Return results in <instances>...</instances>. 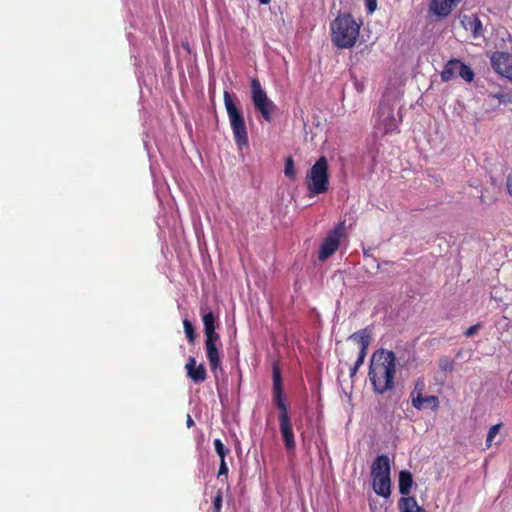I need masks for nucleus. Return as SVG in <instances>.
Listing matches in <instances>:
<instances>
[{
	"instance_id": "1",
	"label": "nucleus",
	"mask_w": 512,
	"mask_h": 512,
	"mask_svg": "<svg viewBox=\"0 0 512 512\" xmlns=\"http://www.w3.org/2000/svg\"><path fill=\"white\" fill-rule=\"evenodd\" d=\"M396 357L393 351L384 348L373 352L370 362L368 379L376 394L383 395L395 386Z\"/></svg>"
},
{
	"instance_id": "2",
	"label": "nucleus",
	"mask_w": 512,
	"mask_h": 512,
	"mask_svg": "<svg viewBox=\"0 0 512 512\" xmlns=\"http://www.w3.org/2000/svg\"><path fill=\"white\" fill-rule=\"evenodd\" d=\"M272 396L273 403L279 410V428L283 438L284 446L287 451H292L296 447L292 422L288 411V406L285 401L283 392L282 375L278 364H273L272 367Z\"/></svg>"
},
{
	"instance_id": "3",
	"label": "nucleus",
	"mask_w": 512,
	"mask_h": 512,
	"mask_svg": "<svg viewBox=\"0 0 512 512\" xmlns=\"http://www.w3.org/2000/svg\"><path fill=\"white\" fill-rule=\"evenodd\" d=\"M362 23L357 22L352 14L340 13L330 24L331 41L339 49L353 47L360 35Z\"/></svg>"
},
{
	"instance_id": "4",
	"label": "nucleus",
	"mask_w": 512,
	"mask_h": 512,
	"mask_svg": "<svg viewBox=\"0 0 512 512\" xmlns=\"http://www.w3.org/2000/svg\"><path fill=\"white\" fill-rule=\"evenodd\" d=\"M329 163L325 156H321L307 171L305 184L308 195L324 194L329 190Z\"/></svg>"
},
{
	"instance_id": "5",
	"label": "nucleus",
	"mask_w": 512,
	"mask_h": 512,
	"mask_svg": "<svg viewBox=\"0 0 512 512\" xmlns=\"http://www.w3.org/2000/svg\"><path fill=\"white\" fill-rule=\"evenodd\" d=\"M223 98L235 143L239 149H242L248 145V132L243 114L237 108L231 94L228 91H224Z\"/></svg>"
},
{
	"instance_id": "6",
	"label": "nucleus",
	"mask_w": 512,
	"mask_h": 512,
	"mask_svg": "<svg viewBox=\"0 0 512 512\" xmlns=\"http://www.w3.org/2000/svg\"><path fill=\"white\" fill-rule=\"evenodd\" d=\"M374 135L382 137L394 132L398 127V121L394 114V105L389 101H380L374 114Z\"/></svg>"
},
{
	"instance_id": "7",
	"label": "nucleus",
	"mask_w": 512,
	"mask_h": 512,
	"mask_svg": "<svg viewBox=\"0 0 512 512\" xmlns=\"http://www.w3.org/2000/svg\"><path fill=\"white\" fill-rule=\"evenodd\" d=\"M251 100L256 110H258L262 117L271 122L273 113L276 110V105L271 101L266 92L262 89L261 83L257 78H253L250 84Z\"/></svg>"
},
{
	"instance_id": "8",
	"label": "nucleus",
	"mask_w": 512,
	"mask_h": 512,
	"mask_svg": "<svg viewBox=\"0 0 512 512\" xmlns=\"http://www.w3.org/2000/svg\"><path fill=\"white\" fill-rule=\"evenodd\" d=\"M474 72L472 68L464 64L459 59L449 60L441 73V78L444 82H448L456 77H460L466 82H472L474 79Z\"/></svg>"
},
{
	"instance_id": "9",
	"label": "nucleus",
	"mask_w": 512,
	"mask_h": 512,
	"mask_svg": "<svg viewBox=\"0 0 512 512\" xmlns=\"http://www.w3.org/2000/svg\"><path fill=\"white\" fill-rule=\"evenodd\" d=\"M343 234V224H339L328 233L320 245L318 253L319 260L325 261L337 251Z\"/></svg>"
},
{
	"instance_id": "10",
	"label": "nucleus",
	"mask_w": 512,
	"mask_h": 512,
	"mask_svg": "<svg viewBox=\"0 0 512 512\" xmlns=\"http://www.w3.org/2000/svg\"><path fill=\"white\" fill-rule=\"evenodd\" d=\"M220 336L205 337V351L212 372H216L221 365Z\"/></svg>"
},
{
	"instance_id": "11",
	"label": "nucleus",
	"mask_w": 512,
	"mask_h": 512,
	"mask_svg": "<svg viewBox=\"0 0 512 512\" xmlns=\"http://www.w3.org/2000/svg\"><path fill=\"white\" fill-rule=\"evenodd\" d=\"M187 377L195 384L203 383L207 379V371L204 364H196L194 357L190 356L185 364Z\"/></svg>"
},
{
	"instance_id": "12",
	"label": "nucleus",
	"mask_w": 512,
	"mask_h": 512,
	"mask_svg": "<svg viewBox=\"0 0 512 512\" xmlns=\"http://www.w3.org/2000/svg\"><path fill=\"white\" fill-rule=\"evenodd\" d=\"M490 61L492 68L502 76H505L512 68V56L508 52H494Z\"/></svg>"
},
{
	"instance_id": "13",
	"label": "nucleus",
	"mask_w": 512,
	"mask_h": 512,
	"mask_svg": "<svg viewBox=\"0 0 512 512\" xmlns=\"http://www.w3.org/2000/svg\"><path fill=\"white\" fill-rule=\"evenodd\" d=\"M390 474L391 465L389 457L384 454L378 455L371 465L372 478L390 476Z\"/></svg>"
},
{
	"instance_id": "14",
	"label": "nucleus",
	"mask_w": 512,
	"mask_h": 512,
	"mask_svg": "<svg viewBox=\"0 0 512 512\" xmlns=\"http://www.w3.org/2000/svg\"><path fill=\"white\" fill-rule=\"evenodd\" d=\"M461 0H432L430 11L439 17L448 16Z\"/></svg>"
},
{
	"instance_id": "15",
	"label": "nucleus",
	"mask_w": 512,
	"mask_h": 512,
	"mask_svg": "<svg viewBox=\"0 0 512 512\" xmlns=\"http://www.w3.org/2000/svg\"><path fill=\"white\" fill-rule=\"evenodd\" d=\"M205 337L219 336L216 332V318L208 307H201Z\"/></svg>"
},
{
	"instance_id": "16",
	"label": "nucleus",
	"mask_w": 512,
	"mask_h": 512,
	"mask_svg": "<svg viewBox=\"0 0 512 512\" xmlns=\"http://www.w3.org/2000/svg\"><path fill=\"white\" fill-rule=\"evenodd\" d=\"M373 490L379 496L388 498L391 494V478L390 476L373 478Z\"/></svg>"
},
{
	"instance_id": "17",
	"label": "nucleus",
	"mask_w": 512,
	"mask_h": 512,
	"mask_svg": "<svg viewBox=\"0 0 512 512\" xmlns=\"http://www.w3.org/2000/svg\"><path fill=\"white\" fill-rule=\"evenodd\" d=\"M359 346V351H367L370 344V333L367 329L359 330L350 336Z\"/></svg>"
},
{
	"instance_id": "18",
	"label": "nucleus",
	"mask_w": 512,
	"mask_h": 512,
	"mask_svg": "<svg viewBox=\"0 0 512 512\" xmlns=\"http://www.w3.org/2000/svg\"><path fill=\"white\" fill-rule=\"evenodd\" d=\"M413 484L412 474L409 471H401L399 473V492L402 495H408Z\"/></svg>"
},
{
	"instance_id": "19",
	"label": "nucleus",
	"mask_w": 512,
	"mask_h": 512,
	"mask_svg": "<svg viewBox=\"0 0 512 512\" xmlns=\"http://www.w3.org/2000/svg\"><path fill=\"white\" fill-rule=\"evenodd\" d=\"M439 407V400L437 396H422L418 393V410L422 408H430L435 411Z\"/></svg>"
},
{
	"instance_id": "20",
	"label": "nucleus",
	"mask_w": 512,
	"mask_h": 512,
	"mask_svg": "<svg viewBox=\"0 0 512 512\" xmlns=\"http://www.w3.org/2000/svg\"><path fill=\"white\" fill-rule=\"evenodd\" d=\"M400 512H416V499L414 497H401L398 501Z\"/></svg>"
},
{
	"instance_id": "21",
	"label": "nucleus",
	"mask_w": 512,
	"mask_h": 512,
	"mask_svg": "<svg viewBox=\"0 0 512 512\" xmlns=\"http://www.w3.org/2000/svg\"><path fill=\"white\" fill-rule=\"evenodd\" d=\"M183 327L188 342L190 344H194L196 340V330L193 323L188 319H184Z\"/></svg>"
},
{
	"instance_id": "22",
	"label": "nucleus",
	"mask_w": 512,
	"mask_h": 512,
	"mask_svg": "<svg viewBox=\"0 0 512 512\" xmlns=\"http://www.w3.org/2000/svg\"><path fill=\"white\" fill-rule=\"evenodd\" d=\"M489 97L497 99L500 103L512 104V89H508L506 91L501 90L496 93H490Z\"/></svg>"
},
{
	"instance_id": "23",
	"label": "nucleus",
	"mask_w": 512,
	"mask_h": 512,
	"mask_svg": "<svg viewBox=\"0 0 512 512\" xmlns=\"http://www.w3.org/2000/svg\"><path fill=\"white\" fill-rule=\"evenodd\" d=\"M284 174L291 180H294L296 178L294 160L291 156L285 159Z\"/></svg>"
},
{
	"instance_id": "24",
	"label": "nucleus",
	"mask_w": 512,
	"mask_h": 512,
	"mask_svg": "<svg viewBox=\"0 0 512 512\" xmlns=\"http://www.w3.org/2000/svg\"><path fill=\"white\" fill-rule=\"evenodd\" d=\"M214 449L220 458V461L225 460V457L230 453V450L223 444L220 439H214Z\"/></svg>"
},
{
	"instance_id": "25",
	"label": "nucleus",
	"mask_w": 512,
	"mask_h": 512,
	"mask_svg": "<svg viewBox=\"0 0 512 512\" xmlns=\"http://www.w3.org/2000/svg\"><path fill=\"white\" fill-rule=\"evenodd\" d=\"M439 368L443 372H452L454 368V361L451 358L444 356L439 360Z\"/></svg>"
},
{
	"instance_id": "26",
	"label": "nucleus",
	"mask_w": 512,
	"mask_h": 512,
	"mask_svg": "<svg viewBox=\"0 0 512 512\" xmlns=\"http://www.w3.org/2000/svg\"><path fill=\"white\" fill-rule=\"evenodd\" d=\"M500 428H501V423L495 424V425L490 427V429L488 431V434H487V438H486V445H487V447L491 446V444L493 442V439L499 433Z\"/></svg>"
},
{
	"instance_id": "27",
	"label": "nucleus",
	"mask_w": 512,
	"mask_h": 512,
	"mask_svg": "<svg viewBox=\"0 0 512 512\" xmlns=\"http://www.w3.org/2000/svg\"><path fill=\"white\" fill-rule=\"evenodd\" d=\"M223 502V493L218 490L213 499V512H221Z\"/></svg>"
},
{
	"instance_id": "28",
	"label": "nucleus",
	"mask_w": 512,
	"mask_h": 512,
	"mask_svg": "<svg viewBox=\"0 0 512 512\" xmlns=\"http://www.w3.org/2000/svg\"><path fill=\"white\" fill-rule=\"evenodd\" d=\"M471 29L473 36L476 38L481 35L482 33V22L478 17H475L473 22L471 23Z\"/></svg>"
},
{
	"instance_id": "29",
	"label": "nucleus",
	"mask_w": 512,
	"mask_h": 512,
	"mask_svg": "<svg viewBox=\"0 0 512 512\" xmlns=\"http://www.w3.org/2000/svg\"><path fill=\"white\" fill-rule=\"evenodd\" d=\"M481 327H482L481 323H477L475 325H472L471 327H469L465 331L464 335L466 337H472V336H474L480 330Z\"/></svg>"
},
{
	"instance_id": "30",
	"label": "nucleus",
	"mask_w": 512,
	"mask_h": 512,
	"mask_svg": "<svg viewBox=\"0 0 512 512\" xmlns=\"http://www.w3.org/2000/svg\"><path fill=\"white\" fill-rule=\"evenodd\" d=\"M227 475H228V466H227L226 461L222 459V461H220V465H219L218 478H220L222 476H227Z\"/></svg>"
},
{
	"instance_id": "31",
	"label": "nucleus",
	"mask_w": 512,
	"mask_h": 512,
	"mask_svg": "<svg viewBox=\"0 0 512 512\" xmlns=\"http://www.w3.org/2000/svg\"><path fill=\"white\" fill-rule=\"evenodd\" d=\"M366 355H367V351H359L358 352V357H357L354 365L356 367L360 368L363 365V363H364Z\"/></svg>"
},
{
	"instance_id": "32",
	"label": "nucleus",
	"mask_w": 512,
	"mask_h": 512,
	"mask_svg": "<svg viewBox=\"0 0 512 512\" xmlns=\"http://www.w3.org/2000/svg\"><path fill=\"white\" fill-rule=\"evenodd\" d=\"M368 13H373L377 8V0H365Z\"/></svg>"
},
{
	"instance_id": "33",
	"label": "nucleus",
	"mask_w": 512,
	"mask_h": 512,
	"mask_svg": "<svg viewBox=\"0 0 512 512\" xmlns=\"http://www.w3.org/2000/svg\"><path fill=\"white\" fill-rule=\"evenodd\" d=\"M506 186L508 193L512 196V173L507 176Z\"/></svg>"
},
{
	"instance_id": "34",
	"label": "nucleus",
	"mask_w": 512,
	"mask_h": 512,
	"mask_svg": "<svg viewBox=\"0 0 512 512\" xmlns=\"http://www.w3.org/2000/svg\"><path fill=\"white\" fill-rule=\"evenodd\" d=\"M409 398H410L412 406L416 408V403H417V400H416V387L410 392V397Z\"/></svg>"
},
{
	"instance_id": "35",
	"label": "nucleus",
	"mask_w": 512,
	"mask_h": 512,
	"mask_svg": "<svg viewBox=\"0 0 512 512\" xmlns=\"http://www.w3.org/2000/svg\"><path fill=\"white\" fill-rule=\"evenodd\" d=\"M359 370L358 367H356L354 364L350 367L349 369V374H350V377L353 378L356 374H357V371Z\"/></svg>"
},
{
	"instance_id": "36",
	"label": "nucleus",
	"mask_w": 512,
	"mask_h": 512,
	"mask_svg": "<svg viewBox=\"0 0 512 512\" xmlns=\"http://www.w3.org/2000/svg\"><path fill=\"white\" fill-rule=\"evenodd\" d=\"M186 424H187V427H189V428L194 426V420L192 419L190 414L187 415Z\"/></svg>"
},
{
	"instance_id": "37",
	"label": "nucleus",
	"mask_w": 512,
	"mask_h": 512,
	"mask_svg": "<svg viewBox=\"0 0 512 512\" xmlns=\"http://www.w3.org/2000/svg\"><path fill=\"white\" fill-rule=\"evenodd\" d=\"M512 83V67L510 68L509 72L504 76Z\"/></svg>"
},
{
	"instance_id": "38",
	"label": "nucleus",
	"mask_w": 512,
	"mask_h": 512,
	"mask_svg": "<svg viewBox=\"0 0 512 512\" xmlns=\"http://www.w3.org/2000/svg\"><path fill=\"white\" fill-rule=\"evenodd\" d=\"M271 0H259L260 4L266 5L269 4Z\"/></svg>"
},
{
	"instance_id": "39",
	"label": "nucleus",
	"mask_w": 512,
	"mask_h": 512,
	"mask_svg": "<svg viewBox=\"0 0 512 512\" xmlns=\"http://www.w3.org/2000/svg\"><path fill=\"white\" fill-rule=\"evenodd\" d=\"M417 511H418V512H426V511H425L424 509H422L419 505H418Z\"/></svg>"
}]
</instances>
